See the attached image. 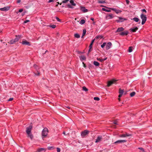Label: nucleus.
<instances>
[{"instance_id":"nucleus-1","label":"nucleus","mask_w":152,"mask_h":152,"mask_svg":"<svg viewBox=\"0 0 152 152\" xmlns=\"http://www.w3.org/2000/svg\"><path fill=\"white\" fill-rule=\"evenodd\" d=\"M32 128L33 124L32 123H31L29 126L26 128V132L28 135V137H29L31 140L33 138V136L31 133Z\"/></svg>"},{"instance_id":"nucleus-2","label":"nucleus","mask_w":152,"mask_h":152,"mask_svg":"<svg viewBox=\"0 0 152 152\" xmlns=\"http://www.w3.org/2000/svg\"><path fill=\"white\" fill-rule=\"evenodd\" d=\"M48 129L47 128H44L42 132V136L43 138L45 137L48 135Z\"/></svg>"},{"instance_id":"nucleus-3","label":"nucleus","mask_w":152,"mask_h":152,"mask_svg":"<svg viewBox=\"0 0 152 152\" xmlns=\"http://www.w3.org/2000/svg\"><path fill=\"white\" fill-rule=\"evenodd\" d=\"M140 18L142 19V24L144 25L147 20V17L145 15L142 13L140 15Z\"/></svg>"},{"instance_id":"nucleus-4","label":"nucleus","mask_w":152,"mask_h":152,"mask_svg":"<svg viewBox=\"0 0 152 152\" xmlns=\"http://www.w3.org/2000/svg\"><path fill=\"white\" fill-rule=\"evenodd\" d=\"M89 133V131L87 130H85L81 132V135L82 138H84Z\"/></svg>"},{"instance_id":"nucleus-5","label":"nucleus","mask_w":152,"mask_h":152,"mask_svg":"<svg viewBox=\"0 0 152 152\" xmlns=\"http://www.w3.org/2000/svg\"><path fill=\"white\" fill-rule=\"evenodd\" d=\"M117 80L115 79H113L110 81L108 82L107 86L109 87L111 86L113 84L115 83Z\"/></svg>"},{"instance_id":"nucleus-6","label":"nucleus","mask_w":152,"mask_h":152,"mask_svg":"<svg viewBox=\"0 0 152 152\" xmlns=\"http://www.w3.org/2000/svg\"><path fill=\"white\" fill-rule=\"evenodd\" d=\"M109 9L115 11V13L117 14L120 13L122 12V11L121 10H117L114 8H110Z\"/></svg>"},{"instance_id":"nucleus-7","label":"nucleus","mask_w":152,"mask_h":152,"mask_svg":"<svg viewBox=\"0 0 152 152\" xmlns=\"http://www.w3.org/2000/svg\"><path fill=\"white\" fill-rule=\"evenodd\" d=\"M114 17V16H113V14H109L107 15L106 16V18L107 20L113 18Z\"/></svg>"},{"instance_id":"nucleus-8","label":"nucleus","mask_w":152,"mask_h":152,"mask_svg":"<svg viewBox=\"0 0 152 152\" xmlns=\"http://www.w3.org/2000/svg\"><path fill=\"white\" fill-rule=\"evenodd\" d=\"M127 141L125 140H117V141H115L114 142V144H116V143H124L126 142Z\"/></svg>"},{"instance_id":"nucleus-9","label":"nucleus","mask_w":152,"mask_h":152,"mask_svg":"<svg viewBox=\"0 0 152 152\" xmlns=\"http://www.w3.org/2000/svg\"><path fill=\"white\" fill-rule=\"evenodd\" d=\"M21 43L23 45H27L29 46L31 45L30 43L29 42L27 41L26 40L22 41Z\"/></svg>"},{"instance_id":"nucleus-10","label":"nucleus","mask_w":152,"mask_h":152,"mask_svg":"<svg viewBox=\"0 0 152 152\" xmlns=\"http://www.w3.org/2000/svg\"><path fill=\"white\" fill-rule=\"evenodd\" d=\"M129 34V32L127 31H125L123 32H121L119 33V35L121 36L126 35Z\"/></svg>"},{"instance_id":"nucleus-11","label":"nucleus","mask_w":152,"mask_h":152,"mask_svg":"<svg viewBox=\"0 0 152 152\" xmlns=\"http://www.w3.org/2000/svg\"><path fill=\"white\" fill-rule=\"evenodd\" d=\"M10 7H5L4 8H0V10L3 11H7L10 9Z\"/></svg>"},{"instance_id":"nucleus-12","label":"nucleus","mask_w":152,"mask_h":152,"mask_svg":"<svg viewBox=\"0 0 152 152\" xmlns=\"http://www.w3.org/2000/svg\"><path fill=\"white\" fill-rule=\"evenodd\" d=\"M118 18L119 20H116V22L118 23H119L120 22H123L124 20H126V19L123 18L121 17H118Z\"/></svg>"},{"instance_id":"nucleus-13","label":"nucleus","mask_w":152,"mask_h":152,"mask_svg":"<svg viewBox=\"0 0 152 152\" xmlns=\"http://www.w3.org/2000/svg\"><path fill=\"white\" fill-rule=\"evenodd\" d=\"M80 10L83 12H86L88 11V10L86 9V8L84 7H80Z\"/></svg>"},{"instance_id":"nucleus-14","label":"nucleus","mask_w":152,"mask_h":152,"mask_svg":"<svg viewBox=\"0 0 152 152\" xmlns=\"http://www.w3.org/2000/svg\"><path fill=\"white\" fill-rule=\"evenodd\" d=\"M112 46V43L111 42H108L106 45V49L108 50L110 49Z\"/></svg>"},{"instance_id":"nucleus-15","label":"nucleus","mask_w":152,"mask_h":152,"mask_svg":"<svg viewBox=\"0 0 152 152\" xmlns=\"http://www.w3.org/2000/svg\"><path fill=\"white\" fill-rule=\"evenodd\" d=\"M138 29V28L136 27H135L134 28H130V30L132 32H135Z\"/></svg>"},{"instance_id":"nucleus-16","label":"nucleus","mask_w":152,"mask_h":152,"mask_svg":"<svg viewBox=\"0 0 152 152\" xmlns=\"http://www.w3.org/2000/svg\"><path fill=\"white\" fill-rule=\"evenodd\" d=\"M124 29L122 27L118 28L116 31L115 33L123 31Z\"/></svg>"},{"instance_id":"nucleus-17","label":"nucleus","mask_w":152,"mask_h":152,"mask_svg":"<svg viewBox=\"0 0 152 152\" xmlns=\"http://www.w3.org/2000/svg\"><path fill=\"white\" fill-rule=\"evenodd\" d=\"M21 38V35H18L16 36V38L14 39L16 42L18 41L19 39Z\"/></svg>"},{"instance_id":"nucleus-18","label":"nucleus","mask_w":152,"mask_h":152,"mask_svg":"<svg viewBox=\"0 0 152 152\" xmlns=\"http://www.w3.org/2000/svg\"><path fill=\"white\" fill-rule=\"evenodd\" d=\"M102 139V136H98L95 142L97 143L100 142Z\"/></svg>"},{"instance_id":"nucleus-19","label":"nucleus","mask_w":152,"mask_h":152,"mask_svg":"<svg viewBox=\"0 0 152 152\" xmlns=\"http://www.w3.org/2000/svg\"><path fill=\"white\" fill-rule=\"evenodd\" d=\"M134 21L136 22H137L138 21H139V22L138 23L139 24L140 23V20L137 17H135L133 18L132 19Z\"/></svg>"},{"instance_id":"nucleus-20","label":"nucleus","mask_w":152,"mask_h":152,"mask_svg":"<svg viewBox=\"0 0 152 152\" xmlns=\"http://www.w3.org/2000/svg\"><path fill=\"white\" fill-rule=\"evenodd\" d=\"M80 58L81 61H82L83 60H85L86 59V56H80Z\"/></svg>"},{"instance_id":"nucleus-21","label":"nucleus","mask_w":152,"mask_h":152,"mask_svg":"<svg viewBox=\"0 0 152 152\" xmlns=\"http://www.w3.org/2000/svg\"><path fill=\"white\" fill-rule=\"evenodd\" d=\"M33 67L36 69L37 71H38V70L39 69V66L36 64H34Z\"/></svg>"},{"instance_id":"nucleus-22","label":"nucleus","mask_w":152,"mask_h":152,"mask_svg":"<svg viewBox=\"0 0 152 152\" xmlns=\"http://www.w3.org/2000/svg\"><path fill=\"white\" fill-rule=\"evenodd\" d=\"M94 64L96 66H99V63L96 61H94L93 62Z\"/></svg>"},{"instance_id":"nucleus-23","label":"nucleus","mask_w":152,"mask_h":152,"mask_svg":"<svg viewBox=\"0 0 152 152\" xmlns=\"http://www.w3.org/2000/svg\"><path fill=\"white\" fill-rule=\"evenodd\" d=\"M103 37L102 35H99L97 36H96L95 37V38L96 39H101L103 38Z\"/></svg>"},{"instance_id":"nucleus-24","label":"nucleus","mask_w":152,"mask_h":152,"mask_svg":"<svg viewBox=\"0 0 152 152\" xmlns=\"http://www.w3.org/2000/svg\"><path fill=\"white\" fill-rule=\"evenodd\" d=\"M95 39H94L91 41V44H90L89 46V48H92V45H93V44L94 42Z\"/></svg>"},{"instance_id":"nucleus-25","label":"nucleus","mask_w":152,"mask_h":152,"mask_svg":"<svg viewBox=\"0 0 152 152\" xmlns=\"http://www.w3.org/2000/svg\"><path fill=\"white\" fill-rule=\"evenodd\" d=\"M65 7L66 8L68 7L70 8H73V7L72 6L69 4H68L65 6Z\"/></svg>"},{"instance_id":"nucleus-26","label":"nucleus","mask_w":152,"mask_h":152,"mask_svg":"<svg viewBox=\"0 0 152 152\" xmlns=\"http://www.w3.org/2000/svg\"><path fill=\"white\" fill-rule=\"evenodd\" d=\"M70 2L71 3V5L72 6H75L76 5V4L74 2V0H70Z\"/></svg>"},{"instance_id":"nucleus-27","label":"nucleus","mask_w":152,"mask_h":152,"mask_svg":"<svg viewBox=\"0 0 152 152\" xmlns=\"http://www.w3.org/2000/svg\"><path fill=\"white\" fill-rule=\"evenodd\" d=\"M97 1H98V2L99 3L103 4V3H105V1H104V0H98Z\"/></svg>"},{"instance_id":"nucleus-28","label":"nucleus","mask_w":152,"mask_h":152,"mask_svg":"<svg viewBox=\"0 0 152 152\" xmlns=\"http://www.w3.org/2000/svg\"><path fill=\"white\" fill-rule=\"evenodd\" d=\"M102 11H104L107 12H110L111 11V10H107L105 8H102Z\"/></svg>"},{"instance_id":"nucleus-29","label":"nucleus","mask_w":152,"mask_h":152,"mask_svg":"<svg viewBox=\"0 0 152 152\" xmlns=\"http://www.w3.org/2000/svg\"><path fill=\"white\" fill-rule=\"evenodd\" d=\"M46 151V149L44 148H39L38 149V151Z\"/></svg>"},{"instance_id":"nucleus-30","label":"nucleus","mask_w":152,"mask_h":152,"mask_svg":"<svg viewBox=\"0 0 152 152\" xmlns=\"http://www.w3.org/2000/svg\"><path fill=\"white\" fill-rule=\"evenodd\" d=\"M48 26L51 27L53 28H55L56 27V26L55 25L53 24L49 25Z\"/></svg>"},{"instance_id":"nucleus-31","label":"nucleus","mask_w":152,"mask_h":152,"mask_svg":"<svg viewBox=\"0 0 152 152\" xmlns=\"http://www.w3.org/2000/svg\"><path fill=\"white\" fill-rule=\"evenodd\" d=\"M135 92L134 91H133L130 94V96L131 97L133 96L135 94Z\"/></svg>"},{"instance_id":"nucleus-32","label":"nucleus","mask_w":152,"mask_h":152,"mask_svg":"<svg viewBox=\"0 0 152 152\" xmlns=\"http://www.w3.org/2000/svg\"><path fill=\"white\" fill-rule=\"evenodd\" d=\"M74 36L75 37L77 38H79L80 37V36L78 34H74Z\"/></svg>"},{"instance_id":"nucleus-33","label":"nucleus","mask_w":152,"mask_h":152,"mask_svg":"<svg viewBox=\"0 0 152 152\" xmlns=\"http://www.w3.org/2000/svg\"><path fill=\"white\" fill-rule=\"evenodd\" d=\"M124 90L121 89V88H120L119 89V94H122L124 93Z\"/></svg>"},{"instance_id":"nucleus-34","label":"nucleus","mask_w":152,"mask_h":152,"mask_svg":"<svg viewBox=\"0 0 152 152\" xmlns=\"http://www.w3.org/2000/svg\"><path fill=\"white\" fill-rule=\"evenodd\" d=\"M86 29H84L83 30V36H84L86 34Z\"/></svg>"},{"instance_id":"nucleus-35","label":"nucleus","mask_w":152,"mask_h":152,"mask_svg":"<svg viewBox=\"0 0 152 152\" xmlns=\"http://www.w3.org/2000/svg\"><path fill=\"white\" fill-rule=\"evenodd\" d=\"M82 88L83 90L85 91H87L88 90V89L85 86H83Z\"/></svg>"},{"instance_id":"nucleus-36","label":"nucleus","mask_w":152,"mask_h":152,"mask_svg":"<svg viewBox=\"0 0 152 152\" xmlns=\"http://www.w3.org/2000/svg\"><path fill=\"white\" fill-rule=\"evenodd\" d=\"M106 43L105 42L101 45V47L102 48H103L106 45Z\"/></svg>"},{"instance_id":"nucleus-37","label":"nucleus","mask_w":152,"mask_h":152,"mask_svg":"<svg viewBox=\"0 0 152 152\" xmlns=\"http://www.w3.org/2000/svg\"><path fill=\"white\" fill-rule=\"evenodd\" d=\"M54 147L53 146H48V149L49 150H51L53 149Z\"/></svg>"},{"instance_id":"nucleus-38","label":"nucleus","mask_w":152,"mask_h":152,"mask_svg":"<svg viewBox=\"0 0 152 152\" xmlns=\"http://www.w3.org/2000/svg\"><path fill=\"white\" fill-rule=\"evenodd\" d=\"M85 20L84 19L80 21V23L81 24H84L85 23Z\"/></svg>"},{"instance_id":"nucleus-39","label":"nucleus","mask_w":152,"mask_h":152,"mask_svg":"<svg viewBox=\"0 0 152 152\" xmlns=\"http://www.w3.org/2000/svg\"><path fill=\"white\" fill-rule=\"evenodd\" d=\"M132 47H129V48L128 51L129 52H131L132 51Z\"/></svg>"},{"instance_id":"nucleus-40","label":"nucleus","mask_w":152,"mask_h":152,"mask_svg":"<svg viewBox=\"0 0 152 152\" xmlns=\"http://www.w3.org/2000/svg\"><path fill=\"white\" fill-rule=\"evenodd\" d=\"M119 137H126V136L125 135V134H120L119 135Z\"/></svg>"},{"instance_id":"nucleus-41","label":"nucleus","mask_w":152,"mask_h":152,"mask_svg":"<svg viewBox=\"0 0 152 152\" xmlns=\"http://www.w3.org/2000/svg\"><path fill=\"white\" fill-rule=\"evenodd\" d=\"M69 0H64L62 1V3H67Z\"/></svg>"},{"instance_id":"nucleus-42","label":"nucleus","mask_w":152,"mask_h":152,"mask_svg":"<svg viewBox=\"0 0 152 152\" xmlns=\"http://www.w3.org/2000/svg\"><path fill=\"white\" fill-rule=\"evenodd\" d=\"M15 42H15V40H14H14H11L10 41V44H13Z\"/></svg>"},{"instance_id":"nucleus-43","label":"nucleus","mask_w":152,"mask_h":152,"mask_svg":"<svg viewBox=\"0 0 152 152\" xmlns=\"http://www.w3.org/2000/svg\"><path fill=\"white\" fill-rule=\"evenodd\" d=\"M97 60L100 61V62H103V59L101 58H97Z\"/></svg>"},{"instance_id":"nucleus-44","label":"nucleus","mask_w":152,"mask_h":152,"mask_svg":"<svg viewBox=\"0 0 152 152\" xmlns=\"http://www.w3.org/2000/svg\"><path fill=\"white\" fill-rule=\"evenodd\" d=\"M92 65H91V64L89 63L88 64V67L89 69H91V68H92Z\"/></svg>"},{"instance_id":"nucleus-45","label":"nucleus","mask_w":152,"mask_h":152,"mask_svg":"<svg viewBox=\"0 0 152 152\" xmlns=\"http://www.w3.org/2000/svg\"><path fill=\"white\" fill-rule=\"evenodd\" d=\"M94 100L97 101H99L100 100L99 98L96 97H94Z\"/></svg>"},{"instance_id":"nucleus-46","label":"nucleus","mask_w":152,"mask_h":152,"mask_svg":"<svg viewBox=\"0 0 152 152\" xmlns=\"http://www.w3.org/2000/svg\"><path fill=\"white\" fill-rule=\"evenodd\" d=\"M125 134L126 136V137H127L130 136L132 135L131 134L127 133H126V134Z\"/></svg>"},{"instance_id":"nucleus-47","label":"nucleus","mask_w":152,"mask_h":152,"mask_svg":"<svg viewBox=\"0 0 152 152\" xmlns=\"http://www.w3.org/2000/svg\"><path fill=\"white\" fill-rule=\"evenodd\" d=\"M55 18L56 19L57 21L60 22L61 21V20L59 19L57 17H55Z\"/></svg>"},{"instance_id":"nucleus-48","label":"nucleus","mask_w":152,"mask_h":152,"mask_svg":"<svg viewBox=\"0 0 152 152\" xmlns=\"http://www.w3.org/2000/svg\"><path fill=\"white\" fill-rule=\"evenodd\" d=\"M141 11L143 12H145V13L147 12V11L145 9H143L141 10Z\"/></svg>"},{"instance_id":"nucleus-49","label":"nucleus","mask_w":152,"mask_h":152,"mask_svg":"<svg viewBox=\"0 0 152 152\" xmlns=\"http://www.w3.org/2000/svg\"><path fill=\"white\" fill-rule=\"evenodd\" d=\"M57 152H60V149L59 148H57Z\"/></svg>"},{"instance_id":"nucleus-50","label":"nucleus","mask_w":152,"mask_h":152,"mask_svg":"<svg viewBox=\"0 0 152 152\" xmlns=\"http://www.w3.org/2000/svg\"><path fill=\"white\" fill-rule=\"evenodd\" d=\"M127 4H129V1L128 0H125Z\"/></svg>"},{"instance_id":"nucleus-51","label":"nucleus","mask_w":152,"mask_h":152,"mask_svg":"<svg viewBox=\"0 0 152 152\" xmlns=\"http://www.w3.org/2000/svg\"><path fill=\"white\" fill-rule=\"evenodd\" d=\"M13 99V98H10L8 100V101H10L12 100Z\"/></svg>"},{"instance_id":"nucleus-52","label":"nucleus","mask_w":152,"mask_h":152,"mask_svg":"<svg viewBox=\"0 0 152 152\" xmlns=\"http://www.w3.org/2000/svg\"><path fill=\"white\" fill-rule=\"evenodd\" d=\"M55 0H49V1H48V2L50 3L51 2H53Z\"/></svg>"},{"instance_id":"nucleus-53","label":"nucleus","mask_w":152,"mask_h":152,"mask_svg":"<svg viewBox=\"0 0 152 152\" xmlns=\"http://www.w3.org/2000/svg\"><path fill=\"white\" fill-rule=\"evenodd\" d=\"M56 3H57V4L56 5V7H58V4H59L60 5H61L62 3H61L59 4V2H58Z\"/></svg>"},{"instance_id":"nucleus-54","label":"nucleus","mask_w":152,"mask_h":152,"mask_svg":"<svg viewBox=\"0 0 152 152\" xmlns=\"http://www.w3.org/2000/svg\"><path fill=\"white\" fill-rule=\"evenodd\" d=\"M117 121H115L113 122V123L115 124H117Z\"/></svg>"},{"instance_id":"nucleus-55","label":"nucleus","mask_w":152,"mask_h":152,"mask_svg":"<svg viewBox=\"0 0 152 152\" xmlns=\"http://www.w3.org/2000/svg\"><path fill=\"white\" fill-rule=\"evenodd\" d=\"M29 21V20H26L25 21H24V23H26L28 22Z\"/></svg>"},{"instance_id":"nucleus-56","label":"nucleus","mask_w":152,"mask_h":152,"mask_svg":"<svg viewBox=\"0 0 152 152\" xmlns=\"http://www.w3.org/2000/svg\"><path fill=\"white\" fill-rule=\"evenodd\" d=\"M83 67H85V68H86V64L83 62Z\"/></svg>"},{"instance_id":"nucleus-57","label":"nucleus","mask_w":152,"mask_h":152,"mask_svg":"<svg viewBox=\"0 0 152 152\" xmlns=\"http://www.w3.org/2000/svg\"><path fill=\"white\" fill-rule=\"evenodd\" d=\"M23 11V10L22 9H20L18 11V12H21Z\"/></svg>"},{"instance_id":"nucleus-58","label":"nucleus","mask_w":152,"mask_h":152,"mask_svg":"<svg viewBox=\"0 0 152 152\" xmlns=\"http://www.w3.org/2000/svg\"><path fill=\"white\" fill-rule=\"evenodd\" d=\"M138 149L142 151H144V149L142 148H139Z\"/></svg>"},{"instance_id":"nucleus-59","label":"nucleus","mask_w":152,"mask_h":152,"mask_svg":"<svg viewBox=\"0 0 152 152\" xmlns=\"http://www.w3.org/2000/svg\"><path fill=\"white\" fill-rule=\"evenodd\" d=\"M92 50V48H89V49L88 50V53H89V52H91V50Z\"/></svg>"},{"instance_id":"nucleus-60","label":"nucleus","mask_w":152,"mask_h":152,"mask_svg":"<svg viewBox=\"0 0 152 152\" xmlns=\"http://www.w3.org/2000/svg\"><path fill=\"white\" fill-rule=\"evenodd\" d=\"M37 71V74H35L36 75H37V76H39V75H40V73L38 72V71Z\"/></svg>"},{"instance_id":"nucleus-61","label":"nucleus","mask_w":152,"mask_h":152,"mask_svg":"<svg viewBox=\"0 0 152 152\" xmlns=\"http://www.w3.org/2000/svg\"><path fill=\"white\" fill-rule=\"evenodd\" d=\"M122 94H119L118 96V97L119 98H120L121 97L122 95Z\"/></svg>"},{"instance_id":"nucleus-62","label":"nucleus","mask_w":152,"mask_h":152,"mask_svg":"<svg viewBox=\"0 0 152 152\" xmlns=\"http://www.w3.org/2000/svg\"><path fill=\"white\" fill-rule=\"evenodd\" d=\"M21 2V0H18L17 1V3H19Z\"/></svg>"},{"instance_id":"nucleus-63","label":"nucleus","mask_w":152,"mask_h":152,"mask_svg":"<svg viewBox=\"0 0 152 152\" xmlns=\"http://www.w3.org/2000/svg\"><path fill=\"white\" fill-rule=\"evenodd\" d=\"M107 59V57H106V58H104L103 59V62L104 61L106 60Z\"/></svg>"},{"instance_id":"nucleus-64","label":"nucleus","mask_w":152,"mask_h":152,"mask_svg":"<svg viewBox=\"0 0 152 152\" xmlns=\"http://www.w3.org/2000/svg\"><path fill=\"white\" fill-rule=\"evenodd\" d=\"M101 6L102 7H106V8H107L110 9V8H108V7H106L104 6L103 5H101Z\"/></svg>"}]
</instances>
